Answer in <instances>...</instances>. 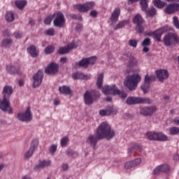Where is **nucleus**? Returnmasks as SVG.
Segmentation results:
<instances>
[{
    "label": "nucleus",
    "mask_w": 179,
    "mask_h": 179,
    "mask_svg": "<svg viewBox=\"0 0 179 179\" xmlns=\"http://www.w3.org/2000/svg\"><path fill=\"white\" fill-rule=\"evenodd\" d=\"M3 99H0V108L4 113L12 114V107L10 106V96L13 94V88L10 85L4 86L2 92Z\"/></svg>",
    "instance_id": "obj_1"
},
{
    "label": "nucleus",
    "mask_w": 179,
    "mask_h": 179,
    "mask_svg": "<svg viewBox=\"0 0 179 179\" xmlns=\"http://www.w3.org/2000/svg\"><path fill=\"white\" fill-rule=\"evenodd\" d=\"M96 135L101 139H113L115 136V131L111 129V127L106 122H102L96 129Z\"/></svg>",
    "instance_id": "obj_2"
},
{
    "label": "nucleus",
    "mask_w": 179,
    "mask_h": 179,
    "mask_svg": "<svg viewBox=\"0 0 179 179\" xmlns=\"http://www.w3.org/2000/svg\"><path fill=\"white\" fill-rule=\"evenodd\" d=\"M142 80V77L139 74L134 73L133 75L128 76L124 82V86L129 89L131 92L136 90L139 82Z\"/></svg>",
    "instance_id": "obj_3"
},
{
    "label": "nucleus",
    "mask_w": 179,
    "mask_h": 179,
    "mask_svg": "<svg viewBox=\"0 0 179 179\" xmlns=\"http://www.w3.org/2000/svg\"><path fill=\"white\" fill-rule=\"evenodd\" d=\"M102 92L104 94H113V96H118L120 99H127L128 94L124 91H120L115 85H105L102 88Z\"/></svg>",
    "instance_id": "obj_4"
},
{
    "label": "nucleus",
    "mask_w": 179,
    "mask_h": 179,
    "mask_svg": "<svg viewBox=\"0 0 179 179\" xmlns=\"http://www.w3.org/2000/svg\"><path fill=\"white\" fill-rule=\"evenodd\" d=\"M99 99H100V92L97 90H87L84 94V101L87 106L93 104V103L97 101Z\"/></svg>",
    "instance_id": "obj_5"
},
{
    "label": "nucleus",
    "mask_w": 179,
    "mask_h": 179,
    "mask_svg": "<svg viewBox=\"0 0 179 179\" xmlns=\"http://www.w3.org/2000/svg\"><path fill=\"white\" fill-rule=\"evenodd\" d=\"M127 104L134 106L135 104H152V101L149 98L129 96L126 100Z\"/></svg>",
    "instance_id": "obj_6"
},
{
    "label": "nucleus",
    "mask_w": 179,
    "mask_h": 179,
    "mask_svg": "<svg viewBox=\"0 0 179 179\" xmlns=\"http://www.w3.org/2000/svg\"><path fill=\"white\" fill-rule=\"evenodd\" d=\"M54 21L53 24L56 27H59V29L65 27V15L61 11H57L52 15Z\"/></svg>",
    "instance_id": "obj_7"
},
{
    "label": "nucleus",
    "mask_w": 179,
    "mask_h": 179,
    "mask_svg": "<svg viewBox=\"0 0 179 179\" xmlns=\"http://www.w3.org/2000/svg\"><path fill=\"white\" fill-rule=\"evenodd\" d=\"M133 23L136 24V30L140 34L145 31V20L140 14H137L133 17Z\"/></svg>",
    "instance_id": "obj_8"
},
{
    "label": "nucleus",
    "mask_w": 179,
    "mask_h": 179,
    "mask_svg": "<svg viewBox=\"0 0 179 179\" xmlns=\"http://www.w3.org/2000/svg\"><path fill=\"white\" fill-rule=\"evenodd\" d=\"M146 136L148 139H150V141H157L158 142L167 141V136H166L162 131H148L146 133Z\"/></svg>",
    "instance_id": "obj_9"
},
{
    "label": "nucleus",
    "mask_w": 179,
    "mask_h": 179,
    "mask_svg": "<svg viewBox=\"0 0 179 179\" xmlns=\"http://www.w3.org/2000/svg\"><path fill=\"white\" fill-rule=\"evenodd\" d=\"M94 1L86 2L83 4H77L74 6L75 9H77L80 13H87L89 10H92L94 8Z\"/></svg>",
    "instance_id": "obj_10"
},
{
    "label": "nucleus",
    "mask_w": 179,
    "mask_h": 179,
    "mask_svg": "<svg viewBox=\"0 0 179 179\" xmlns=\"http://www.w3.org/2000/svg\"><path fill=\"white\" fill-rule=\"evenodd\" d=\"M164 42L165 45H171L173 43L179 44V37L177 34L171 33L166 34L164 38Z\"/></svg>",
    "instance_id": "obj_11"
},
{
    "label": "nucleus",
    "mask_w": 179,
    "mask_h": 179,
    "mask_svg": "<svg viewBox=\"0 0 179 179\" xmlns=\"http://www.w3.org/2000/svg\"><path fill=\"white\" fill-rule=\"evenodd\" d=\"M45 72L47 75H57L59 72V65L52 62L45 69Z\"/></svg>",
    "instance_id": "obj_12"
},
{
    "label": "nucleus",
    "mask_w": 179,
    "mask_h": 179,
    "mask_svg": "<svg viewBox=\"0 0 179 179\" xmlns=\"http://www.w3.org/2000/svg\"><path fill=\"white\" fill-rule=\"evenodd\" d=\"M156 111H157L156 106H147L140 108V114L144 115V117H152Z\"/></svg>",
    "instance_id": "obj_13"
},
{
    "label": "nucleus",
    "mask_w": 179,
    "mask_h": 179,
    "mask_svg": "<svg viewBox=\"0 0 179 179\" xmlns=\"http://www.w3.org/2000/svg\"><path fill=\"white\" fill-rule=\"evenodd\" d=\"M17 118L20 120V121H23L25 122L31 121V120H33V115H31L30 107H28L24 113H19L17 115Z\"/></svg>",
    "instance_id": "obj_14"
},
{
    "label": "nucleus",
    "mask_w": 179,
    "mask_h": 179,
    "mask_svg": "<svg viewBox=\"0 0 179 179\" xmlns=\"http://www.w3.org/2000/svg\"><path fill=\"white\" fill-rule=\"evenodd\" d=\"M179 10V3H173L171 4H166V6L165 7L164 12L166 15H173L174 13H177Z\"/></svg>",
    "instance_id": "obj_15"
},
{
    "label": "nucleus",
    "mask_w": 179,
    "mask_h": 179,
    "mask_svg": "<svg viewBox=\"0 0 179 179\" xmlns=\"http://www.w3.org/2000/svg\"><path fill=\"white\" fill-rule=\"evenodd\" d=\"M99 141H101V138H99V134H96V136L92 134L90 135L87 139V143L91 146V148H93V149H96V145H97V143Z\"/></svg>",
    "instance_id": "obj_16"
},
{
    "label": "nucleus",
    "mask_w": 179,
    "mask_h": 179,
    "mask_svg": "<svg viewBox=\"0 0 179 179\" xmlns=\"http://www.w3.org/2000/svg\"><path fill=\"white\" fill-rule=\"evenodd\" d=\"M43 78H44L43 71L38 70L36 74L33 76L34 87H38V86L41 85V83L43 82Z\"/></svg>",
    "instance_id": "obj_17"
},
{
    "label": "nucleus",
    "mask_w": 179,
    "mask_h": 179,
    "mask_svg": "<svg viewBox=\"0 0 179 179\" xmlns=\"http://www.w3.org/2000/svg\"><path fill=\"white\" fill-rule=\"evenodd\" d=\"M136 152H142V146L139 145L138 143H132L128 148L129 156H136Z\"/></svg>",
    "instance_id": "obj_18"
},
{
    "label": "nucleus",
    "mask_w": 179,
    "mask_h": 179,
    "mask_svg": "<svg viewBox=\"0 0 179 179\" xmlns=\"http://www.w3.org/2000/svg\"><path fill=\"white\" fill-rule=\"evenodd\" d=\"M73 48H76V45L75 42H72L71 43H69L66 46L59 48L57 51L59 55H64L65 54H68L71 50H73Z\"/></svg>",
    "instance_id": "obj_19"
},
{
    "label": "nucleus",
    "mask_w": 179,
    "mask_h": 179,
    "mask_svg": "<svg viewBox=\"0 0 179 179\" xmlns=\"http://www.w3.org/2000/svg\"><path fill=\"white\" fill-rule=\"evenodd\" d=\"M38 146V141L34 140L31 143V146L30 147L29 150L24 154L25 159H30V157L33 156V153H34V151Z\"/></svg>",
    "instance_id": "obj_20"
},
{
    "label": "nucleus",
    "mask_w": 179,
    "mask_h": 179,
    "mask_svg": "<svg viewBox=\"0 0 179 179\" xmlns=\"http://www.w3.org/2000/svg\"><path fill=\"white\" fill-rule=\"evenodd\" d=\"M166 31H167V29L162 27L155 31L154 32L148 34V36H152V34H154L157 41H162V36H163V34L166 33Z\"/></svg>",
    "instance_id": "obj_21"
},
{
    "label": "nucleus",
    "mask_w": 179,
    "mask_h": 179,
    "mask_svg": "<svg viewBox=\"0 0 179 179\" xmlns=\"http://www.w3.org/2000/svg\"><path fill=\"white\" fill-rule=\"evenodd\" d=\"M156 73L159 82H164V80L169 78V71L166 70L160 69L159 71H156Z\"/></svg>",
    "instance_id": "obj_22"
},
{
    "label": "nucleus",
    "mask_w": 179,
    "mask_h": 179,
    "mask_svg": "<svg viewBox=\"0 0 179 179\" xmlns=\"http://www.w3.org/2000/svg\"><path fill=\"white\" fill-rule=\"evenodd\" d=\"M170 171V166L167 164L160 165L153 171V174L157 175L159 173H167Z\"/></svg>",
    "instance_id": "obj_23"
},
{
    "label": "nucleus",
    "mask_w": 179,
    "mask_h": 179,
    "mask_svg": "<svg viewBox=\"0 0 179 179\" xmlns=\"http://www.w3.org/2000/svg\"><path fill=\"white\" fill-rule=\"evenodd\" d=\"M141 162L142 160L141 159H136L134 161L126 162L124 164V167L128 170L129 169L136 167V166H139V164H141Z\"/></svg>",
    "instance_id": "obj_24"
},
{
    "label": "nucleus",
    "mask_w": 179,
    "mask_h": 179,
    "mask_svg": "<svg viewBox=\"0 0 179 179\" xmlns=\"http://www.w3.org/2000/svg\"><path fill=\"white\" fill-rule=\"evenodd\" d=\"M120 15H121V9L120 7H117L114 10L111 15L110 20L112 23H116V22H118V17H120Z\"/></svg>",
    "instance_id": "obj_25"
},
{
    "label": "nucleus",
    "mask_w": 179,
    "mask_h": 179,
    "mask_svg": "<svg viewBox=\"0 0 179 179\" xmlns=\"http://www.w3.org/2000/svg\"><path fill=\"white\" fill-rule=\"evenodd\" d=\"M27 52L33 58H37L38 57V49L34 45H31L27 48Z\"/></svg>",
    "instance_id": "obj_26"
},
{
    "label": "nucleus",
    "mask_w": 179,
    "mask_h": 179,
    "mask_svg": "<svg viewBox=\"0 0 179 179\" xmlns=\"http://www.w3.org/2000/svg\"><path fill=\"white\" fill-rule=\"evenodd\" d=\"M73 79H75V80H78V79L85 80H87L90 79V76L87 75L83 74V73L77 72L72 74Z\"/></svg>",
    "instance_id": "obj_27"
},
{
    "label": "nucleus",
    "mask_w": 179,
    "mask_h": 179,
    "mask_svg": "<svg viewBox=\"0 0 179 179\" xmlns=\"http://www.w3.org/2000/svg\"><path fill=\"white\" fill-rule=\"evenodd\" d=\"M99 114L103 117L105 115H111V114H114V108L113 106H108L105 110H101Z\"/></svg>",
    "instance_id": "obj_28"
},
{
    "label": "nucleus",
    "mask_w": 179,
    "mask_h": 179,
    "mask_svg": "<svg viewBox=\"0 0 179 179\" xmlns=\"http://www.w3.org/2000/svg\"><path fill=\"white\" fill-rule=\"evenodd\" d=\"M139 0H129V3H134V2H138ZM148 0H141L140 4L141 5L142 10H146L148 8Z\"/></svg>",
    "instance_id": "obj_29"
},
{
    "label": "nucleus",
    "mask_w": 179,
    "mask_h": 179,
    "mask_svg": "<svg viewBox=\"0 0 179 179\" xmlns=\"http://www.w3.org/2000/svg\"><path fill=\"white\" fill-rule=\"evenodd\" d=\"M76 66H78L79 68H85V69H87L89 67V62L87 61V58H84L79 62L76 63Z\"/></svg>",
    "instance_id": "obj_30"
},
{
    "label": "nucleus",
    "mask_w": 179,
    "mask_h": 179,
    "mask_svg": "<svg viewBox=\"0 0 179 179\" xmlns=\"http://www.w3.org/2000/svg\"><path fill=\"white\" fill-rule=\"evenodd\" d=\"M6 69L8 72L10 74L17 73L19 72V66L15 64H10V66H7Z\"/></svg>",
    "instance_id": "obj_31"
},
{
    "label": "nucleus",
    "mask_w": 179,
    "mask_h": 179,
    "mask_svg": "<svg viewBox=\"0 0 179 179\" xmlns=\"http://www.w3.org/2000/svg\"><path fill=\"white\" fill-rule=\"evenodd\" d=\"M59 92L62 94H71L72 93V91L71 90V88L66 85H64L59 87Z\"/></svg>",
    "instance_id": "obj_32"
},
{
    "label": "nucleus",
    "mask_w": 179,
    "mask_h": 179,
    "mask_svg": "<svg viewBox=\"0 0 179 179\" xmlns=\"http://www.w3.org/2000/svg\"><path fill=\"white\" fill-rule=\"evenodd\" d=\"M13 44V40L12 38H4L2 41L1 47H4V48H9L10 45Z\"/></svg>",
    "instance_id": "obj_33"
},
{
    "label": "nucleus",
    "mask_w": 179,
    "mask_h": 179,
    "mask_svg": "<svg viewBox=\"0 0 179 179\" xmlns=\"http://www.w3.org/2000/svg\"><path fill=\"white\" fill-rule=\"evenodd\" d=\"M143 12H146L148 17H155V16H156V13H157L155 7H151L148 10L147 8L146 10H143Z\"/></svg>",
    "instance_id": "obj_34"
},
{
    "label": "nucleus",
    "mask_w": 179,
    "mask_h": 179,
    "mask_svg": "<svg viewBox=\"0 0 179 179\" xmlns=\"http://www.w3.org/2000/svg\"><path fill=\"white\" fill-rule=\"evenodd\" d=\"M104 79V73H101L96 80V86L98 89H101L103 86V80Z\"/></svg>",
    "instance_id": "obj_35"
},
{
    "label": "nucleus",
    "mask_w": 179,
    "mask_h": 179,
    "mask_svg": "<svg viewBox=\"0 0 179 179\" xmlns=\"http://www.w3.org/2000/svg\"><path fill=\"white\" fill-rule=\"evenodd\" d=\"M137 65H138V61H136V59L131 56L129 57V61L127 64L128 68H134V66H137Z\"/></svg>",
    "instance_id": "obj_36"
},
{
    "label": "nucleus",
    "mask_w": 179,
    "mask_h": 179,
    "mask_svg": "<svg viewBox=\"0 0 179 179\" xmlns=\"http://www.w3.org/2000/svg\"><path fill=\"white\" fill-rule=\"evenodd\" d=\"M154 5L158 8V9H163V8L167 5V3L162 0H154Z\"/></svg>",
    "instance_id": "obj_37"
},
{
    "label": "nucleus",
    "mask_w": 179,
    "mask_h": 179,
    "mask_svg": "<svg viewBox=\"0 0 179 179\" xmlns=\"http://www.w3.org/2000/svg\"><path fill=\"white\" fill-rule=\"evenodd\" d=\"M15 3L17 8H18V9L22 10L24 8V6H26V5H27V1L24 0H20V1H16Z\"/></svg>",
    "instance_id": "obj_38"
},
{
    "label": "nucleus",
    "mask_w": 179,
    "mask_h": 179,
    "mask_svg": "<svg viewBox=\"0 0 179 179\" xmlns=\"http://www.w3.org/2000/svg\"><path fill=\"white\" fill-rule=\"evenodd\" d=\"M129 24V20H122L120 21L116 27L114 28L115 30H118V29H122L124 26H127Z\"/></svg>",
    "instance_id": "obj_39"
},
{
    "label": "nucleus",
    "mask_w": 179,
    "mask_h": 179,
    "mask_svg": "<svg viewBox=\"0 0 179 179\" xmlns=\"http://www.w3.org/2000/svg\"><path fill=\"white\" fill-rule=\"evenodd\" d=\"M51 164L50 161H43L38 166H36V169H44V167H48Z\"/></svg>",
    "instance_id": "obj_40"
},
{
    "label": "nucleus",
    "mask_w": 179,
    "mask_h": 179,
    "mask_svg": "<svg viewBox=\"0 0 179 179\" xmlns=\"http://www.w3.org/2000/svg\"><path fill=\"white\" fill-rule=\"evenodd\" d=\"M6 20L7 22H13L15 20V17L13 16V13L8 11L6 14Z\"/></svg>",
    "instance_id": "obj_41"
},
{
    "label": "nucleus",
    "mask_w": 179,
    "mask_h": 179,
    "mask_svg": "<svg viewBox=\"0 0 179 179\" xmlns=\"http://www.w3.org/2000/svg\"><path fill=\"white\" fill-rule=\"evenodd\" d=\"M141 90L143 93H149V90H150V84L144 83L143 85H141Z\"/></svg>",
    "instance_id": "obj_42"
},
{
    "label": "nucleus",
    "mask_w": 179,
    "mask_h": 179,
    "mask_svg": "<svg viewBox=\"0 0 179 179\" xmlns=\"http://www.w3.org/2000/svg\"><path fill=\"white\" fill-rule=\"evenodd\" d=\"M156 77L155 76H149L148 75L145 77V83H149L150 85V82H155Z\"/></svg>",
    "instance_id": "obj_43"
},
{
    "label": "nucleus",
    "mask_w": 179,
    "mask_h": 179,
    "mask_svg": "<svg viewBox=\"0 0 179 179\" xmlns=\"http://www.w3.org/2000/svg\"><path fill=\"white\" fill-rule=\"evenodd\" d=\"M169 134H171V135H177L179 134V128L178 127H171L169 129Z\"/></svg>",
    "instance_id": "obj_44"
},
{
    "label": "nucleus",
    "mask_w": 179,
    "mask_h": 179,
    "mask_svg": "<svg viewBox=\"0 0 179 179\" xmlns=\"http://www.w3.org/2000/svg\"><path fill=\"white\" fill-rule=\"evenodd\" d=\"M55 50V47L53 45H49L45 49V52L46 54H52L54 52V50Z\"/></svg>",
    "instance_id": "obj_45"
},
{
    "label": "nucleus",
    "mask_w": 179,
    "mask_h": 179,
    "mask_svg": "<svg viewBox=\"0 0 179 179\" xmlns=\"http://www.w3.org/2000/svg\"><path fill=\"white\" fill-rule=\"evenodd\" d=\"M69 143V138L68 136L64 137L61 141V145L62 148L67 146L68 143Z\"/></svg>",
    "instance_id": "obj_46"
},
{
    "label": "nucleus",
    "mask_w": 179,
    "mask_h": 179,
    "mask_svg": "<svg viewBox=\"0 0 179 179\" xmlns=\"http://www.w3.org/2000/svg\"><path fill=\"white\" fill-rule=\"evenodd\" d=\"M152 44L150 41V38H145L143 41L142 42V45L143 47H149Z\"/></svg>",
    "instance_id": "obj_47"
},
{
    "label": "nucleus",
    "mask_w": 179,
    "mask_h": 179,
    "mask_svg": "<svg viewBox=\"0 0 179 179\" xmlns=\"http://www.w3.org/2000/svg\"><path fill=\"white\" fill-rule=\"evenodd\" d=\"M129 45H130V47H133L134 48H136L138 45V40L130 39L129 41Z\"/></svg>",
    "instance_id": "obj_48"
},
{
    "label": "nucleus",
    "mask_w": 179,
    "mask_h": 179,
    "mask_svg": "<svg viewBox=\"0 0 179 179\" xmlns=\"http://www.w3.org/2000/svg\"><path fill=\"white\" fill-rule=\"evenodd\" d=\"M54 17L52 15H49L46 17L44 20L45 24H51V22H52V19Z\"/></svg>",
    "instance_id": "obj_49"
},
{
    "label": "nucleus",
    "mask_w": 179,
    "mask_h": 179,
    "mask_svg": "<svg viewBox=\"0 0 179 179\" xmlns=\"http://www.w3.org/2000/svg\"><path fill=\"white\" fill-rule=\"evenodd\" d=\"M87 61L88 62V65H94L96 64V59L95 57L87 58Z\"/></svg>",
    "instance_id": "obj_50"
},
{
    "label": "nucleus",
    "mask_w": 179,
    "mask_h": 179,
    "mask_svg": "<svg viewBox=\"0 0 179 179\" xmlns=\"http://www.w3.org/2000/svg\"><path fill=\"white\" fill-rule=\"evenodd\" d=\"M173 25L175 26V27H176V29H179L178 17H176V16L173 17Z\"/></svg>",
    "instance_id": "obj_51"
},
{
    "label": "nucleus",
    "mask_w": 179,
    "mask_h": 179,
    "mask_svg": "<svg viewBox=\"0 0 179 179\" xmlns=\"http://www.w3.org/2000/svg\"><path fill=\"white\" fill-rule=\"evenodd\" d=\"M49 152L51 155H54L57 152V145H52L49 149Z\"/></svg>",
    "instance_id": "obj_52"
},
{
    "label": "nucleus",
    "mask_w": 179,
    "mask_h": 179,
    "mask_svg": "<svg viewBox=\"0 0 179 179\" xmlns=\"http://www.w3.org/2000/svg\"><path fill=\"white\" fill-rule=\"evenodd\" d=\"M72 19H75L76 20H80V22H82L83 18H82V15H80V14L78 15H75L73 14L71 15Z\"/></svg>",
    "instance_id": "obj_53"
},
{
    "label": "nucleus",
    "mask_w": 179,
    "mask_h": 179,
    "mask_svg": "<svg viewBox=\"0 0 179 179\" xmlns=\"http://www.w3.org/2000/svg\"><path fill=\"white\" fill-rule=\"evenodd\" d=\"M55 33V30H54V28H50L46 31V34L48 36H54Z\"/></svg>",
    "instance_id": "obj_54"
},
{
    "label": "nucleus",
    "mask_w": 179,
    "mask_h": 179,
    "mask_svg": "<svg viewBox=\"0 0 179 179\" xmlns=\"http://www.w3.org/2000/svg\"><path fill=\"white\" fill-rule=\"evenodd\" d=\"M66 153L67 155V156H71V157H73V155H78L76 154V152H73V150H71V149H69L67 151H66Z\"/></svg>",
    "instance_id": "obj_55"
},
{
    "label": "nucleus",
    "mask_w": 179,
    "mask_h": 179,
    "mask_svg": "<svg viewBox=\"0 0 179 179\" xmlns=\"http://www.w3.org/2000/svg\"><path fill=\"white\" fill-rule=\"evenodd\" d=\"M13 34L15 38H22V33H20V31H16Z\"/></svg>",
    "instance_id": "obj_56"
},
{
    "label": "nucleus",
    "mask_w": 179,
    "mask_h": 179,
    "mask_svg": "<svg viewBox=\"0 0 179 179\" xmlns=\"http://www.w3.org/2000/svg\"><path fill=\"white\" fill-rule=\"evenodd\" d=\"M3 37H10V32H9V30L6 29L3 31Z\"/></svg>",
    "instance_id": "obj_57"
},
{
    "label": "nucleus",
    "mask_w": 179,
    "mask_h": 179,
    "mask_svg": "<svg viewBox=\"0 0 179 179\" xmlns=\"http://www.w3.org/2000/svg\"><path fill=\"white\" fill-rule=\"evenodd\" d=\"M90 16H92V17H97V11L95 10H93L90 12Z\"/></svg>",
    "instance_id": "obj_58"
},
{
    "label": "nucleus",
    "mask_w": 179,
    "mask_h": 179,
    "mask_svg": "<svg viewBox=\"0 0 179 179\" xmlns=\"http://www.w3.org/2000/svg\"><path fill=\"white\" fill-rule=\"evenodd\" d=\"M62 167V170H64V171H67V170H69V166L68 165V164H63Z\"/></svg>",
    "instance_id": "obj_59"
},
{
    "label": "nucleus",
    "mask_w": 179,
    "mask_h": 179,
    "mask_svg": "<svg viewBox=\"0 0 179 179\" xmlns=\"http://www.w3.org/2000/svg\"><path fill=\"white\" fill-rule=\"evenodd\" d=\"M82 27H83L82 24H78L76 27V30H82Z\"/></svg>",
    "instance_id": "obj_60"
},
{
    "label": "nucleus",
    "mask_w": 179,
    "mask_h": 179,
    "mask_svg": "<svg viewBox=\"0 0 179 179\" xmlns=\"http://www.w3.org/2000/svg\"><path fill=\"white\" fill-rule=\"evenodd\" d=\"M66 60H67L66 57H62L60 59V62H62V64H66Z\"/></svg>",
    "instance_id": "obj_61"
},
{
    "label": "nucleus",
    "mask_w": 179,
    "mask_h": 179,
    "mask_svg": "<svg viewBox=\"0 0 179 179\" xmlns=\"http://www.w3.org/2000/svg\"><path fill=\"white\" fill-rule=\"evenodd\" d=\"M35 24H36V21H34V20H29V24H31V26H34Z\"/></svg>",
    "instance_id": "obj_62"
},
{
    "label": "nucleus",
    "mask_w": 179,
    "mask_h": 179,
    "mask_svg": "<svg viewBox=\"0 0 179 179\" xmlns=\"http://www.w3.org/2000/svg\"><path fill=\"white\" fill-rule=\"evenodd\" d=\"M143 51L144 52H149V48L145 46L143 48Z\"/></svg>",
    "instance_id": "obj_63"
},
{
    "label": "nucleus",
    "mask_w": 179,
    "mask_h": 179,
    "mask_svg": "<svg viewBox=\"0 0 179 179\" xmlns=\"http://www.w3.org/2000/svg\"><path fill=\"white\" fill-rule=\"evenodd\" d=\"M174 160H179V155L178 154L175 155L173 157Z\"/></svg>",
    "instance_id": "obj_64"
}]
</instances>
